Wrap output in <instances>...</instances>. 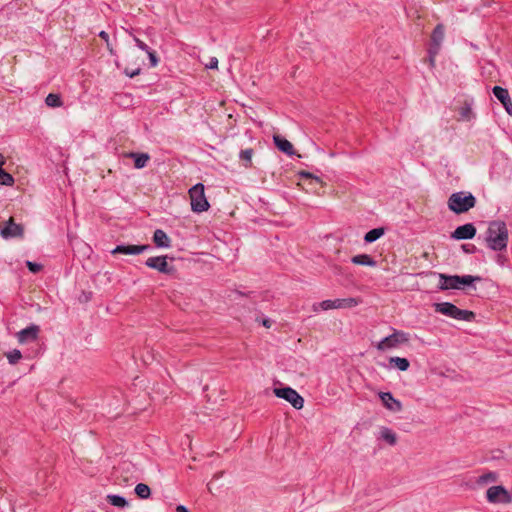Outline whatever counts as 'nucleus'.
Instances as JSON below:
<instances>
[{
	"label": "nucleus",
	"instance_id": "20e7f679",
	"mask_svg": "<svg viewBox=\"0 0 512 512\" xmlns=\"http://www.w3.org/2000/svg\"><path fill=\"white\" fill-rule=\"evenodd\" d=\"M191 210L196 213L207 211L210 204L204 193V185L197 183L189 189Z\"/></svg>",
	"mask_w": 512,
	"mask_h": 512
},
{
	"label": "nucleus",
	"instance_id": "bb28decb",
	"mask_svg": "<svg viewBox=\"0 0 512 512\" xmlns=\"http://www.w3.org/2000/svg\"><path fill=\"white\" fill-rule=\"evenodd\" d=\"M107 501L109 504L119 508H124L128 505V501L123 496L115 494L107 495Z\"/></svg>",
	"mask_w": 512,
	"mask_h": 512
},
{
	"label": "nucleus",
	"instance_id": "f03ea898",
	"mask_svg": "<svg viewBox=\"0 0 512 512\" xmlns=\"http://www.w3.org/2000/svg\"><path fill=\"white\" fill-rule=\"evenodd\" d=\"M447 205L454 213L462 214L476 205V198L470 192H454L449 196Z\"/></svg>",
	"mask_w": 512,
	"mask_h": 512
},
{
	"label": "nucleus",
	"instance_id": "ddd939ff",
	"mask_svg": "<svg viewBox=\"0 0 512 512\" xmlns=\"http://www.w3.org/2000/svg\"><path fill=\"white\" fill-rule=\"evenodd\" d=\"M379 398L386 409L392 412H400L403 409L402 403L394 398L391 392H380Z\"/></svg>",
	"mask_w": 512,
	"mask_h": 512
},
{
	"label": "nucleus",
	"instance_id": "37998d69",
	"mask_svg": "<svg viewBox=\"0 0 512 512\" xmlns=\"http://www.w3.org/2000/svg\"><path fill=\"white\" fill-rule=\"evenodd\" d=\"M176 512H189V510L183 505H178L176 507Z\"/></svg>",
	"mask_w": 512,
	"mask_h": 512
},
{
	"label": "nucleus",
	"instance_id": "a878e982",
	"mask_svg": "<svg viewBox=\"0 0 512 512\" xmlns=\"http://www.w3.org/2000/svg\"><path fill=\"white\" fill-rule=\"evenodd\" d=\"M385 233V229L383 227L374 228L370 231H368L364 236V241L366 243H373L376 240H378L380 237H382Z\"/></svg>",
	"mask_w": 512,
	"mask_h": 512
},
{
	"label": "nucleus",
	"instance_id": "a19ab883",
	"mask_svg": "<svg viewBox=\"0 0 512 512\" xmlns=\"http://www.w3.org/2000/svg\"><path fill=\"white\" fill-rule=\"evenodd\" d=\"M262 324H263V326L270 328L272 325V321L270 319L266 318V319L262 320Z\"/></svg>",
	"mask_w": 512,
	"mask_h": 512
},
{
	"label": "nucleus",
	"instance_id": "0eeeda50",
	"mask_svg": "<svg viewBox=\"0 0 512 512\" xmlns=\"http://www.w3.org/2000/svg\"><path fill=\"white\" fill-rule=\"evenodd\" d=\"M274 394L278 398H282L289 402L297 410L303 408V397L295 389L291 387L274 388Z\"/></svg>",
	"mask_w": 512,
	"mask_h": 512
},
{
	"label": "nucleus",
	"instance_id": "c03bdc74",
	"mask_svg": "<svg viewBox=\"0 0 512 512\" xmlns=\"http://www.w3.org/2000/svg\"><path fill=\"white\" fill-rule=\"evenodd\" d=\"M429 64H430L431 67L434 66V64H435V56L429 55Z\"/></svg>",
	"mask_w": 512,
	"mask_h": 512
},
{
	"label": "nucleus",
	"instance_id": "6ab92c4d",
	"mask_svg": "<svg viewBox=\"0 0 512 512\" xmlns=\"http://www.w3.org/2000/svg\"><path fill=\"white\" fill-rule=\"evenodd\" d=\"M456 281L458 282V286H460L459 290H465L470 287L475 289L473 284L482 281V278L473 275H457Z\"/></svg>",
	"mask_w": 512,
	"mask_h": 512
},
{
	"label": "nucleus",
	"instance_id": "5701e85b",
	"mask_svg": "<svg viewBox=\"0 0 512 512\" xmlns=\"http://www.w3.org/2000/svg\"><path fill=\"white\" fill-rule=\"evenodd\" d=\"M380 439L387 442L389 445L394 446L397 443V435L396 433L388 428V427H381L380 429Z\"/></svg>",
	"mask_w": 512,
	"mask_h": 512
},
{
	"label": "nucleus",
	"instance_id": "c756f323",
	"mask_svg": "<svg viewBox=\"0 0 512 512\" xmlns=\"http://www.w3.org/2000/svg\"><path fill=\"white\" fill-rule=\"evenodd\" d=\"M45 103L49 107H60L62 106V100L59 94L49 93L45 99Z\"/></svg>",
	"mask_w": 512,
	"mask_h": 512
},
{
	"label": "nucleus",
	"instance_id": "2f4dec72",
	"mask_svg": "<svg viewBox=\"0 0 512 512\" xmlns=\"http://www.w3.org/2000/svg\"><path fill=\"white\" fill-rule=\"evenodd\" d=\"M6 357L9 361V363L13 365V364H16L19 359H21L22 354H21L20 350L14 349V350L8 352L6 354Z\"/></svg>",
	"mask_w": 512,
	"mask_h": 512
},
{
	"label": "nucleus",
	"instance_id": "dca6fc26",
	"mask_svg": "<svg viewBox=\"0 0 512 512\" xmlns=\"http://www.w3.org/2000/svg\"><path fill=\"white\" fill-rule=\"evenodd\" d=\"M439 283L438 289L445 290H459L460 286H458V282L456 281L457 275H447L444 273H438Z\"/></svg>",
	"mask_w": 512,
	"mask_h": 512
},
{
	"label": "nucleus",
	"instance_id": "c85d7f7f",
	"mask_svg": "<svg viewBox=\"0 0 512 512\" xmlns=\"http://www.w3.org/2000/svg\"><path fill=\"white\" fill-rule=\"evenodd\" d=\"M253 153H254V151L252 148H247V149L241 150V152L239 154V158L241 161H243V165L245 168H248L251 166Z\"/></svg>",
	"mask_w": 512,
	"mask_h": 512
},
{
	"label": "nucleus",
	"instance_id": "1a4fd4ad",
	"mask_svg": "<svg viewBox=\"0 0 512 512\" xmlns=\"http://www.w3.org/2000/svg\"><path fill=\"white\" fill-rule=\"evenodd\" d=\"M487 499L492 503H509L511 497L503 486H492L487 490Z\"/></svg>",
	"mask_w": 512,
	"mask_h": 512
},
{
	"label": "nucleus",
	"instance_id": "f704fd0d",
	"mask_svg": "<svg viewBox=\"0 0 512 512\" xmlns=\"http://www.w3.org/2000/svg\"><path fill=\"white\" fill-rule=\"evenodd\" d=\"M146 53L148 54L151 67H156L158 65V62H159V59H158L156 53L153 50H151V49L148 52H146Z\"/></svg>",
	"mask_w": 512,
	"mask_h": 512
},
{
	"label": "nucleus",
	"instance_id": "4c0bfd02",
	"mask_svg": "<svg viewBox=\"0 0 512 512\" xmlns=\"http://www.w3.org/2000/svg\"><path fill=\"white\" fill-rule=\"evenodd\" d=\"M300 177L302 178H312L314 179L316 182H321L320 178L317 177V176H314L313 174H311L310 172H307V171H301L299 173Z\"/></svg>",
	"mask_w": 512,
	"mask_h": 512
},
{
	"label": "nucleus",
	"instance_id": "cd10ccee",
	"mask_svg": "<svg viewBox=\"0 0 512 512\" xmlns=\"http://www.w3.org/2000/svg\"><path fill=\"white\" fill-rule=\"evenodd\" d=\"M444 39V28L442 25H437L432 33V43L435 44V46H441V43Z\"/></svg>",
	"mask_w": 512,
	"mask_h": 512
},
{
	"label": "nucleus",
	"instance_id": "6e6552de",
	"mask_svg": "<svg viewBox=\"0 0 512 512\" xmlns=\"http://www.w3.org/2000/svg\"><path fill=\"white\" fill-rule=\"evenodd\" d=\"M167 256H155L146 260L145 265L164 274H172L174 267L167 263Z\"/></svg>",
	"mask_w": 512,
	"mask_h": 512
},
{
	"label": "nucleus",
	"instance_id": "39448f33",
	"mask_svg": "<svg viewBox=\"0 0 512 512\" xmlns=\"http://www.w3.org/2000/svg\"><path fill=\"white\" fill-rule=\"evenodd\" d=\"M409 339L410 337L408 333L400 330H394V332L391 335L384 337L382 340H380L376 344V348L379 351H386L389 349L396 348L400 344L407 343Z\"/></svg>",
	"mask_w": 512,
	"mask_h": 512
},
{
	"label": "nucleus",
	"instance_id": "7ed1b4c3",
	"mask_svg": "<svg viewBox=\"0 0 512 512\" xmlns=\"http://www.w3.org/2000/svg\"><path fill=\"white\" fill-rule=\"evenodd\" d=\"M434 309L437 313L456 320L471 322L475 318V314L472 311L460 309L450 302L435 303Z\"/></svg>",
	"mask_w": 512,
	"mask_h": 512
},
{
	"label": "nucleus",
	"instance_id": "412c9836",
	"mask_svg": "<svg viewBox=\"0 0 512 512\" xmlns=\"http://www.w3.org/2000/svg\"><path fill=\"white\" fill-rule=\"evenodd\" d=\"M351 262L356 265L375 267L377 262L368 254H358L351 258Z\"/></svg>",
	"mask_w": 512,
	"mask_h": 512
},
{
	"label": "nucleus",
	"instance_id": "2eb2a0df",
	"mask_svg": "<svg viewBox=\"0 0 512 512\" xmlns=\"http://www.w3.org/2000/svg\"><path fill=\"white\" fill-rule=\"evenodd\" d=\"M39 331H40L39 326L32 324V325L28 326L27 328L20 330L17 333V339H18L19 343H21V344L35 341L38 337Z\"/></svg>",
	"mask_w": 512,
	"mask_h": 512
},
{
	"label": "nucleus",
	"instance_id": "b1692460",
	"mask_svg": "<svg viewBox=\"0 0 512 512\" xmlns=\"http://www.w3.org/2000/svg\"><path fill=\"white\" fill-rule=\"evenodd\" d=\"M128 156L134 159V166L137 169L144 168L150 159L149 155L146 153L131 152Z\"/></svg>",
	"mask_w": 512,
	"mask_h": 512
},
{
	"label": "nucleus",
	"instance_id": "7c9ffc66",
	"mask_svg": "<svg viewBox=\"0 0 512 512\" xmlns=\"http://www.w3.org/2000/svg\"><path fill=\"white\" fill-rule=\"evenodd\" d=\"M135 493L139 498L147 499L151 494V490L148 485L139 483L135 487Z\"/></svg>",
	"mask_w": 512,
	"mask_h": 512
},
{
	"label": "nucleus",
	"instance_id": "e433bc0d",
	"mask_svg": "<svg viewBox=\"0 0 512 512\" xmlns=\"http://www.w3.org/2000/svg\"><path fill=\"white\" fill-rule=\"evenodd\" d=\"M133 39H134V42H135L136 46L139 49H141L142 51L148 52L150 50V48L142 40H140L139 38L134 36Z\"/></svg>",
	"mask_w": 512,
	"mask_h": 512
},
{
	"label": "nucleus",
	"instance_id": "9b49d317",
	"mask_svg": "<svg viewBox=\"0 0 512 512\" xmlns=\"http://www.w3.org/2000/svg\"><path fill=\"white\" fill-rule=\"evenodd\" d=\"M476 235V228L472 223H466L458 226L451 234L455 240H468L474 238Z\"/></svg>",
	"mask_w": 512,
	"mask_h": 512
},
{
	"label": "nucleus",
	"instance_id": "f8f14e48",
	"mask_svg": "<svg viewBox=\"0 0 512 512\" xmlns=\"http://www.w3.org/2000/svg\"><path fill=\"white\" fill-rule=\"evenodd\" d=\"M151 247L150 245H117L112 251V254H124V255H138Z\"/></svg>",
	"mask_w": 512,
	"mask_h": 512
},
{
	"label": "nucleus",
	"instance_id": "f257e3e1",
	"mask_svg": "<svg viewBox=\"0 0 512 512\" xmlns=\"http://www.w3.org/2000/svg\"><path fill=\"white\" fill-rule=\"evenodd\" d=\"M509 232L504 221L495 220L489 223L486 231V243L493 251H503L507 248Z\"/></svg>",
	"mask_w": 512,
	"mask_h": 512
},
{
	"label": "nucleus",
	"instance_id": "aec40b11",
	"mask_svg": "<svg viewBox=\"0 0 512 512\" xmlns=\"http://www.w3.org/2000/svg\"><path fill=\"white\" fill-rule=\"evenodd\" d=\"M273 140H274V143L276 145V147L283 153L291 156L294 154V149H293V145L291 144L290 141H288L287 139L279 136V135H275L273 137Z\"/></svg>",
	"mask_w": 512,
	"mask_h": 512
},
{
	"label": "nucleus",
	"instance_id": "ea45409f",
	"mask_svg": "<svg viewBox=\"0 0 512 512\" xmlns=\"http://www.w3.org/2000/svg\"><path fill=\"white\" fill-rule=\"evenodd\" d=\"M218 67V60L215 57H212L210 59L209 64H207V68L209 69H216Z\"/></svg>",
	"mask_w": 512,
	"mask_h": 512
},
{
	"label": "nucleus",
	"instance_id": "9d476101",
	"mask_svg": "<svg viewBox=\"0 0 512 512\" xmlns=\"http://www.w3.org/2000/svg\"><path fill=\"white\" fill-rule=\"evenodd\" d=\"M0 234L4 239L14 238L21 236L23 229L21 225L14 223L13 219L10 218L0 227Z\"/></svg>",
	"mask_w": 512,
	"mask_h": 512
},
{
	"label": "nucleus",
	"instance_id": "79ce46f5",
	"mask_svg": "<svg viewBox=\"0 0 512 512\" xmlns=\"http://www.w3.org/2000/svg\"><path fill=\"white\" fill-rule=\"evenodd\" d=\"M99 37H100V38H102V39H104L105 41H108V39H109V35H108V33H107V32H105V31H101V32L99 33Z\"/></svg>",
	"mask_w": 512,
	"mask_h": 512
},
{
	"label": "nucleus",
	"instance_id": "4be33fe9",
	"mask_svg": "<svg viewBox=\"0 0 512 512\" xmlns=\"http://www.w3.org/2000/svg\"><path fill=\"white\" fill-rule=\"evenodd\" d=\"M5 164V158L0 154V185L12 186L14 184L13 176L2 169V165Z\"/></svg>",
	"mask_w": 512,
	"mask_h": 512
},
{
	"label": "nucleus",
	"instance_id": "c9c22d12",
	"mask_svg": "<svg viewBox=\"0 0 512 512\" xmlns=\"http://www.w3.org/2000/svg\"><path fill=\"white\" fill-rule=\"evenodd\" d=\"M141 72V68H136V69H129V68H125L124 69V74L129 77V78H134L135 76L139 75Z\"/></svg>",
	"mask_w": 512,
	"mask_h": 512
},
{
	"label": "nucleus",
	"instance_id": "423d86ee",
	"mask_svg": "<svg viewBox=\"0 0 512 512\" xmlns=\"http://www.w3.org/2000/svg\"><path fill=\"white\" fill-rule=\"evenodd\" d=\"M358 304L359 300L356 298L324 300L318 304H314L313 310L318 311L319 308L322 310L351 308L357 306Z\"/></svg>",
	"mask_w": 512,
	"mask_h": 512
},
{
	"label": "nucleus",
	"instance_id": "f3484780",
	"mask_svg": "<svg viewBox=\"0 0 512 512\" xmlns=\"http://www.w3.org/2000/svg\"><path fill=\"white\" fill-rule=\"evenodd\" d=\"M476 118L473 111V100H465L463 105L459 108V120L464 122H471Z\"/></svg>",
	"mask_w": 512,
	"mask_h": 512
},
{
	"label": "nucleus",
	"instance_id": "393cba45",
	"mask_svg": "<svg viewBox=\"0 0 512 512\" xmlns=\"http://www.w3.org/2000/svg\"><path fill=\"white\" fill-rule=\"evenodd\" d=\"M389 363L400 371H407L410 367L408 359L398 356L390 357Z\"/></svg>",
	"mask_w": 512,
	"mask_h": 512
},
{
	"label": "nucleus",
	"instance_id": "4468645a",
	"mask_svg": "<svg viewBox=\"0 0 512 512\" xmlns=\"http://www.w3.org/2000/svg\"><path fill=\"white\" fill-rule=\"evenodd\" d=\"M494 96L502 103L506 112L512 116V101L506 88L494 86L492 89Z\"/></svg>",
	"mask_w": 512,
	"mask_h": 512
},
{
	"label": "nucleus",
	"instance_id": "a211bd4d",
	"mask_svg": "<svg viewBox=\"0 0 512 512\" xmlns=\"http://www.w3.org/2000/svg\"><path fill=\"white\" fill-rule=\"evenodd\" d=\"M153 242L159 248H169L171 246V240L167 233L162 229H156L153 234Z\"/></svg>",
	"mask_w": 512,
	"mask_h": 512
},
{
	"label": "nucleus",
	"instance_id": "473e14b6",
	"mask_svg": "<svg viewBox=\"0 0 512 512\" xmlns=\"http://www.w3.org/2000/svg\"><path fill=\"white\" fill-rule=\"evenodd\" d=\"M497 480V474L495 472H488L479 477L478 482L482 484H487L490 482H495Z\"/></svg>",
	"mask_w": 512,
	"mask_h": 512
},
{
	"label": "nucleus",
	"instance_id": "72a5a7b5",
	"mask_svg": "<svg viewBox=\"0 0 512 512\" xmlns=\"http://www.w3.org/2000/svg\"><path fill=\"white\" fill-rule=\"evenodd\" d=\"M26 266L32 273H38L42 269V265L32 261H26Z\"/></svg>",
	"mask_w": 512,
	"mask_h": 512
},
{
	"label": "nucleus",
	"instance_id": "58836bf2",
	"mask_svg": "<svg viewBox=\"0 0 512 512\" xmlns=\"http://www.w3.org/2000/svg\"><path fill=\"white\" fill-rule=\"evenodd\" d=\"M440 50V46H435L434 43L431 44V47L429 49V55L436 56Z\"/></svg>",
	"mask_w": 512,
	"mask_h": 512
}]
</instances>
